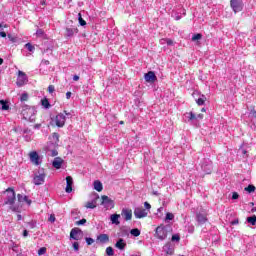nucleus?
<instances>
[{
  "instance_id": "1",
  "label": "nucleus",
  "mask_w": 256,
  "mask_h": 256,
  "mask_svg": "<svg viewBox=\"0 0 256 256\" xmlns=\"http://www.w3.org/2000/svg\"><path fill=\"white\" fill-rule=\"evenodd\" d=\"M57 147H59V134L53 133L49 143L46 146V153L50 155V157H57L59 152H57Z\"/></svg>"
},
{
  "instance_id": "2",
  "label": "nucleus",
  "mask_w": 256,
  "mask_h": 256,
  "mask_svg": "<svg viewBox=\"0 0 256 256\" xmlns=\"http://www.w3.org/2000/svg\"><path fill=\"white\" fill-rule=\"evenodd\" d=\"M4 194L6 195L5 198V205H10V209L11 211H14V213H19V206H15V201H16V197H15V190H13V188H8Z\"/></svg>"
},
{
  "instance_id": "3",
  "label": "nucleus",
  "mask_w": 256,
  "mask_h": 256,
  "mask_svg": "<svg viewBox=\"0 0 256 256\" xmlns=\"http://www.w3.org/2000/svg\"><path fill=\"white\" fill-rule=\"evenodd\" d=\"M22 116L23 119H25L26 121H30L31 123H33V121H35V115L37 113V110H35V108L30 107V106H25L22 109Z\"/></svg>"
},
{
  "instance_id": "4",
  "label": "nucleus",
  "mask_w": 256,
  "mask_h": 256,
  "mask_svg": "<svg viewBox=\"0 0 256 256\" xmlns=\"http://www.w3.org/2000/svg\"><path fill=\"white\" fill-rule=\"evenodd\" d=\"M29 159H30V162L33 165H36V166H39L43 163V157H41L39 155V153H37V151L30 152L29 153Z\"/></svg>"
},
{
  "instance_id": "5",
  "label": "nucleus",
  "mask_w": 256,
  "mask_h": 256,
  "mask_svg": "<svg viewBox=\"0 0 256 256\" xmlns=\"http://www.w3.org/2000/svg\"><path fill=\"white\" fill-rule=\"evenodd\" d=\"M45 170L41 169L38 171V173L35 174L34 178H33V183L34 185H43V183H45Z\"/></svg>"
},
{
  "instance_id": "6",
  "label": "nucleus",
  "mask_w": 256,
  "mask_h": 256,
  "mask_svg": "<svg viewBox=\"0 0 256 256\" xmlns=\"http://www.w3.org/2000/svg\"><path fill=\"white\" fill-rule=\"evenodd\" d=\"M230 6L234 13H241L243 11V0H230Z\"/></svg>"
},
{
  "instance_id": "7",
  "label": "nucleus",
  "mask_w": 256,
  "mask_h": 256,
  "mask_svg": "<svg viewBox=\"0 0 256 256\" xmlns=\"http://www.w3.org/2000/svg\"><path fill=\"white\" fill-rule=\"evenodd\" d=\"M201 169L206 173V175H210L211 171H213V163L209 159H204Z\"/></svg>"
},
{
  "instance_id": "8",
  "label": "nucleus",
  "mask_w": 256,
  "mask_h": 256,
  "mask_svg": "<svg viewBox=\"0 0 256 256\" xmlns=\"http://www.w3.org/2000/svg\"><path fill=\"white\" fill-rule=\"evenodd\" d=\"M27 81H29V79L27 78V74H25V72L19 70L16 85L18 87H23V85L27 84Z\"/></svg>"
},
{
  "instance_id": "9",
  "label": "nucleus",
  "mask_w": 256,
  "mask_h": 256,
  "mask_svg": "<svg viewBox=\"0 0 256 256\" xmlns=\"http://www.w3.org/2000/svg\"><path fill=\"white\" fill-rule=\"evenodd\" d=\"M147 215H149V212L143 207H136L134 209V217L136 219H144V217H147Z\"/></svg>"
},
{
  "instance_id": "10",
  "label": "nucleus",
  "mask_w": 256,
  "mask_h": 256,
  "mask_svg": "<svg viewBox=\"0 0 256 256\" xmlns=\"http://www.w3.org/2000/svg\"><path fill=\"white\" fill-rule=\"evenodd\" d=\"M70 239H74V241H81V239H83V231L79 228H73L70 232Z\"/></svg>"
},
{
  "instance_id": "11",
  "label": "nucleus",
  "mask_w": 256,
  "mask_h": 256,
  "mask_svg": "<svg viewBox=\"0 0 256 256\" xmlns=\"http://www.w3.org/2000/svg\"><path fill=\"white\" fill-rule=\"evenodd\" d=\"M155 236L157 239H160V241H163L164 239H167V230L163 226H158L156 228Z\"/></svg>"
},
{
  "instance_id": "12",
  "label": "nucleus",
  "mask_w": 256,
  "mask_h": 256,
  "mask_svg": "<svg viewBox=\"0 0 256 256\" xmlns=\"http://www.w3.org/2000/svg\"><path fill=\"white\" fill-rule=\"evenodd\" d=\"M102 205H104L105 209H113L115 207V202L109 198V196H102Z\"/></svg>"
},
{
  "instance_id": "13",
  "label": "nucleus",
  "mask_w": 256,
  "mask_h": 256,
  "mask_svg": "<svg viewBox=\"0 0 256 256\" xmlns=\"http://www.w3.org/2000/svg\"><path fill=\"white\" fill-rule=\"evenodd\" d=\"M66 117L65 114L60 113L58 115H56L55 117V124L57 127H64L65 126V121H66Z\"/></svg>"
},
{
  "instance_id": "14",
  "label": "nucleus",
  "mask_w": 256,
  "mask_h": 256,
  "mask_svg": "<svg viewBox=\"0 0 256 256\" xmlns=\"http://www.w3.org/2000/svg\"><path fill=\"white\" fill-rule=\"evenodd\" d=\"M99 199V194H94L93 199L85 204L86 209H95L97 207V200Z\"/></svg>"
},
{
  "instance_id": "15",
  "label": "nucleus",
  "mask_w": 256,
  "mask_h": 256,
  "mask_svg": "<svg viewBox=\"0 0 256 256\" xmlns=\"http://www.w3.org/2000/svg\"><path fill=\"white\" fill-rule=\"evenodd\" d=\"M144 79L147 83H155V81H157V76L155 75V72L149 71L144 75Z\"/></svg>"
},
{
  "instance_id": "16",
  "label": "nucleus",
  "mask_w": 256,
  "mask_h": 256,
  "mask_svg": "<svg viewBox=\"0 0 256 256\" xmlns=\"http://www.w3.org/2000/svg\"><path fill=\"white\" fill-rule=\"evenodd\" d=\"M121 215L126 221H131L133 219V210L124 208L122 209Z\"/></svg>"
},
{
  "instance_id": "17",
  "label": "nucleus",
  "mask_w": 256,
  "mask_h": 256,
  "mask_svg": "<svg viewBox=\"0 0 256 256\" xmlns=\"http://www.w3.org/2000/svg\"><path fill=\"white\" fill-rule=\"evenodd\" d=\"M66 193H72L73 192V177L67 176L66 177Z\"/></svg>"
},
{
  "instance_id": "18",
  "label": "nucleus",
  "mask_w": 256,
  "mask_h": 256,
  "mask_svg": "<svg viewBox=\"0 0 256 256\" xmlns=\"http://www.w3.org/2000/svg\"><path fill=\"white\" fill-rule=\"evenodd\" d=\"M96 241H97V243H101L102 245H105V243H109V235L108 234H100L97 236Z\"/></svg>"
},
{
  "instance_id": "19",
  "label": "nucleus",
  "mask_w": 256,
  "mask_h": 256,
  "mask_svg": "<svg viewBox=\"0 0 256 256\" xmlns=\"http://www.w3.org/2000/svg\"><path fill=\"white\" fill-rule=\"evenodd\" d=\"M63 163L64 161L62 160L61 157H56L52 162V167H54V169H61Z\"/></svg>"
},
{
  "instance_id": "20",
  "label": "nucleus",
  "mask_w": 256,
  "mask_h": 256,
  "mask_svg": "<svg viewBox=\"0 0 256 256\" xmlns=\"http://www.w3.org/2000/svg\"><path fill=\"white\" fill-rule=\"evenodd\" d=\"M196 219H197L199 225H203V224L207 223V215L206 214L198 213L196 215Z\"/></svg>"
},
{
  "instance_id": "21",
  "label": "nucleus",
  "mask_w": 256,
  "mask_h": 256,
  "mask_svg": "<svg viewBox=\"0 0 256 256\" xmlns=\"http://www.w3.org/2000/svg\"><path fill=\"white\" fill-rule=\"evenodd\" d=\"M120 218H121V215L112 214L110 216V221H111L112 225H121V222L119 221Z\"/></svg>"
},
{
  "instance_id": "22",
  "label": "nucleus",
  "mask_w": 256,
  "mask_h": 256,
  "mask_svg": "<svg viewBox=\"0 0 256 256\" xmlns=\"http://www.w3.org/2000/svg\"><path fill=\"white\" fill-rule=\"evenodd\" d=\"M125 247H127V243H125V240H123V238H120L115 244V248L120 249V251H123Z\"/></svg>"
},
{
  "instance_id": "23",
  "label": "nucleus",
  "mask_w": 256,
  "mask_h": 256,
  "mask_svg": "<svg viewBox=\"0 0 256 256\" xmlns=\"http://www.w3.org/2000/svg\"><path fill=\"white\" fill-rule=\"evenodd\" d=\"M19 203H27V205H31V200L27 196H23L21 194L17 195Z\"/></svg>"
},
{
  "instance_id": "24",
  "label": "nucleus",
  "mask_w": 256,
  "mask_h": 256,
  "mask_svg": "<svg viewBox=\"0 0 256 256\" xmlns=\"http://www.w3.org/2000/svg\"><path fill=\"white\" fill-rule=\"evenodd\" d=\"M94 189L95 191H98V193H101V191H103V184L101 183V181H94Z\"/></svg>"
},
{
  "instance_id": "25",
  "label": "nucleus",
  "mask_w": 256,
  "mask_h": 256,
  "mask_svg": "<svg viewBox=\"0 0 256 256\" xmlns=\"http://www.w3.org/2000/svg\"><path fill=\"white\" fill-rule=\"evenodd\" d=\"M78 30L77 28H67L66 29V34L68 37H73V35H75V33H77Z\"/></svg>"
},
{
  "instance_id": "26",
  "label": "nucleus",
  "mask_w": 256,
  "mask_h": 256,
  "mask_svg": "<svg viewBox=\"0 0 256 256\" xmlns=\"http://www.w3.org/2000/svg\"><path fill=\"white\" fill-rule=\"evenodd\" d=\"M164 251H166L167 255H173L174 250L173 247H171V244H166L164 246Z\"/></svg>"
},
{
  "instance_id": "27",
  "label": "nucleus",
  "mask_w": 256,
  "mask_h": 256,
  "mask_svg": "<svg viewBox=\"0 0 256 256\" xmlns=\"http://www.w3.org/2000/svg\"><path fill=\"white\" fill-rule=\"evenodd\" d=\"M207 101V97L205 95H202L200 98L196 100L197 105H205V102Z\"/></svg>"
},
{
  "instance_id": "28",
  "label": "nucleus",
  "mask_w": 256,
  "mask_h": 256,
  "mask_svg": "<svg viewBox=\"0 0 256 256\" xmlns=\"http://www.w3.org/2000/svg\"><path fill=\"white\" fill-rule=\"evenodd\" d=\"M255 190L256 188H255V185L253 184H250L248 185V187L244 188V191H246L247 193H255Z\"/></svg>"
},
{
  "instance_id": "29",
  "label": "nucleus",
  "mask_w": 256,
  "mask_h": 256,
  "mask_svg": "<svg viewBox=\"0 0 256 256\" xmlns=\"http://www.w3.org/2000/svg\"><path fill=\"white\" fill-rule=\"evenodd\" d=\"M41 105L44 107V109H49V107H51V104L47 98L41 100Z\"/></svg>"
},
{
  "instance_id": "30",
  "label": "nucleus",
  "mask_w": 256,
  "mask_h": 256,
  "mask_svg": "<svg viewBox=\"0 0 256 256\" xmlns=\"http://www.w3.org/2000/svg\"><path fill=\"white\" fill-rule=\"evenodd\" d=\"M186 117L188 118V121H195V120H197V116L193 112L186 113Z\"/></svg>"
},
{
  "instance_id": "31",
  "label": "nucleus",
  "mask_w": 256,
  "mask_h": 256,
  "mask_svg": "<svg viewBox=\"0 0 256 256\" xmlns=\"http://www.w3.org/2000/svg\"><path fill=\"white\" fill-rule=\"evenodd\" d=\"M130 234L133 237H139V235H141V230H139L138 228H134L130 231Z\"/></svg>"
},
{
  "instance_id": "32",
  "label": "nucleus",
  "mask_w": 256,
  "mask_h": 256,
  "mask_svg": "<svg viewBox=\"0 0 256 256\" xmlns=\"http://www.w3.org/2000/svg\"><path fill=\"white\" fill-rule=\"evenodd\" d=\"M0 104H1V109L2 111H8L9 110V104H7V102H5V100H0Z\"/></svg>"
},
{
  "instance_id": "33",
  "label": "nucleus",
  "mask_w": 256,
  "mask_h": 256,
  "mask_svg": "<svg viewBox=\"0 0 256 256\" xmlns=\"http://www.w3.org/2000/svg\"><path fill=\"white\" fill-rule=\"evenodd\" d=\"M78 21L81 27H85V25H87V22L83 19V17L81 16V13L78 14Z\"/></svg>"
},
{
  "instance_id": "34",
  "label": "nucleus",
  "mask_w": 256,
  "mask_h": 256,
  "mask_svg": "<svg viewBox=\"0 0 256 256\" xmlns=\"http://www.w3.org/2000/svg\"><path fill=\"white\" fill-rule=\"evenodd\" d=\"M247 223H250V225H256V216H251L247 218Z\"/></svg>"
},
{
  "instance_id": "35",
  "label": "nucleus",
  "mask_w": 256,
  "mask_h": 256,
  "mask_svg": "<svg viewBox=\"0 0 256 256\" xmlns=\"http://www.w3.org/2000/svg\"><path fill=\"white\" fill-rule=\"evenodd\" d=\"M106 254H107L108 256H113V255H115V251L113 250V247H111V246L107 247V248H106Z\"/></svg>"
},
{
  "instance_id": "36",
  "label": "nucleus",
  "mask_w": 256,
  "mask_h": 256,
  "mask_svg": "<svg viewBox=\"0 0 256 256\" xmlns=\"http://www.w3.org/2000/svg\"><path fill=\"white\" fill-rule=\"evenodd\" d=\"M200 39H203V35L202 34H194L192 37V41H200Z\"/></svg>"
},
{
  "instance_id": "37",
  "label": "nucleus",
  "mask_w": 256,
  "mask_h": 256,
  "mask_svg": "<svg viewBox=\"0 0 256 256\" xmlns=\"http://www.w3.org/2000/svg\"><path fill=\"white\" fill-rule=\"evenodd\" d=\"M25 48L30 51V53H33L35 51V46L31 45V43L25 44Z\"/></svg>"
},
{
  "instance_id": "38",
  "label": "nucleus",
  "mask_w": 256,
  "mask_h": 256,
  "mask_svg": "<svg viewBox=\"0 0 256 256\" xmlns=\"http://www.w3.org/2000/svg\"><path fill=\"white\" fill-rule=\"evenodd\" d=\"M173 219H175V215H173L171 212H168L166 214V221H173Z\"/></svg>"
},
{
  "instance_id": "39",
  "label": "nucleus",
  "mask_w": 256,
  "mask_h": 256,
  "mask_svg": "<svg viewBox=\"0 0 256 256\" xmlns=\"http://www.w3.org/2000/svg\"><path fill=\"white\" fill-rule=\"evenodd\" d=\"M36 37H45V32L42 29L36 31Z\"/></svg>"
},
{
  "instance_id": "40",
  "label": "nucleus",
  "mask_w": 256,
  "mask_h": 256,
  "mask_svg": "<svg viewBox=\"0 0 256 256\" xmlns=\"http://www.w3.org/2000/svg\"><path fill=\"white\" fill-rule=\"evenodd\" d=\"M45 253H47L46 247H42L38 250V255H45Z\"/></svg>"
},
{
  "instance_id": "41",
  "label": "nucleus",
  "mask_w": 256,
  "mask_h": 256,
  "mask_svg": "<svg viewBox=\"0 0 256 256\" xmlns=\"http://www.w3.org/2000/svg\"><path fill=\"white\" fill-rule=\"evenodd\" d=\"M8 39H10L12 43H17V37L12 36L11 34H8Z\"/></svg>"
},
{
  "instance_id": "42",
  "label": "nucleus",
  "mask_w": 256,
  "mask_h": 256,
  "mask_svg": "<svg viewBox=\"0 0 256 256\" xmlns=\"http://www.w3.org/2000/svg\"><path fill=\"white\" fill-rule=\"evenodd\" d=\"M144 207H145V211H147L148 213L149 211H151V204H149V202H145Z\"/></svg>"
},
{
  "instance_id": "43",
  "label": "nucleus",
  "mask_w": 256,
  "mask_h": 256,
  "mask_svg": "<svg viewBox=\"0 0 256 256\" xmlns=\"http://www.w3.org/2000/svg\"><path fill=\"white\" fill-rule=\"evenodd\" d=\"M172 241H177V242L181 241V237L179 236V234L173 235L172 236Z\"/></svg>"
},
{
  "instance_id": "44",
  "label": "nucleus",
  "mask_w": 256,
  "mask_h": 256,
  "mask_svg": "<svg viewBox=\"0 0 256 256\" xmlns=\"http://www.w3.org/2000/svg\"><path fill=\"white\" fill-rule=\"evenodd\" d=\"M87 245H93L95 243V240L93 238H86Z\"/></svg>"
},
{
  "instance_id": "45",
  "label": "nucleus",
  "mask_w": 256,
  "mask_h": 256,
  "mask_svg": "<svg viewBox=\"0 0 256 256\" xmlns=\"http://www.w3.org/2000/svg\"><path fill=\"white\" fill-rule=\"evenodd\" d=\"M85 223H87V219L83 218L80 221H77L76 225H85Z\"/></svg>"
},
{
  "instance_id": "46",
  "label": "nucleus",
  "mask_w": 256,
  "mask_h": 256,
  "mask_svg": "<svg viewBox=\"0 0 256 256\" xmlns=\"http://www.w3.org/2000/svg\"><path fill=\"white\" fill-rule=\"evenodd\" d=\"M240 152H241V154L243 155L244 158L248 157L247 150L243 149V147L240 148Z\"/></svg>"
},
{
  "instance_id": "47",
  "label": "nucleus",
  "mask_w": 256,
  "mask_h": 256,
  "mask_svg": "<svg viewBox=\"0 0 256 256\" xmlns=\"http://www.w3.org/2000/svg\"><path fill=\"white\" fill-rule=\"evenodd\" d=\"M74 251H79V242H74L72 245Z\"/></svg>"
},
{
  "instance_id": "48",
  "label": "nucleus",
  "mask_w": 256,
  "mask_h": 256,
  "mask_svg": "<svg viewBox=\"0 0 256 256\" xmlns=\"http://www.w3.org/2000/svg\"><path fill=\"white\" fill-rule=\"evenodd\" d=\"M27 99H29V95H27L26 93L21 95V98H20L21 101H27Z\"/></svg>"
},
{
  "instance_id": "49",
  "label": "nucleus",
  "mask_w": 256,
  "mask_h": 256,
  "mask_svg": "<svg viewBox=\"0 0 256 256\" xmlns=\"http://www.w3.org/2000/svg\"><path fill=\"white\" fill-rule=\"evenodd\" d=\"M55 92V86L49 85L48 86V93H54Z\"/></svg>"
},
{
  "instance_id": "50",
  "label": "nucleus",
  "mask_w": 256,
  "mask_h": 256,
  "mask_svg": "<svg viewBox=\"0 0 256 256\" xmlns=\"http://www.w3.org/2000/svg\"><path fill=\"white\" fill-rule=\"evenodd\" d=\"M232 199H239V193H237V192H233V194H232Z\"/></svg>"
},
{
  "instance_id": "51",
  "label": "nucleus",
  "mask_w": 256,
  "mask_h": 256,
  "mask_svg": "<svg viewBox=\"0 0 256 256\" xmlns=\"http://www.w3.org/2000/svg\"><path fill=\"white\" fill-rule=\"evenodd\" d=\"M49 221L51 223H55V215L51 214L50 217H49Z\"/></svg>"
},
{
  "instance_id": "52",
  "label": "nucleus",
  "mask_w": 256,
  "mask_h": 256,
  "mask_svg": "<svg viewBox=\"0 0 256 256\" xmlns=\"http://www.w3.org/2000/svg\"><path fill=\"white\" fill-rule=\"evenodd\" d=\"M165 44H167V38L160 39V45H165Z\"/></svg>"
},
{
  "instance_id": "53",
  "label": "nucleus",
  "mask_w": 256,
  "mask_h": 256,
  "mask_svg": "<svg viewBox=\"0 0 256 256\" xmlns=\"http://www.w3.org/2000/svg\"><path fill=\"white\" fill-rule=\"evenodd\" d=\"M166 45H168V46L173 45V40L167 38V40H166Z\"/></svg>"
},
{
  "instance_id": "54",
  "label": "nucleus",
  "mask_w": 256,
  "mask_h": 256,
  "mask_svg": "<svg viewBox=\"0 0 256 256\" xmlns=\"http://www.w3.org/2000/svg\"><path fill=\"white\" fill-rule=\"evenodd\" d=\"M0 37H4V38L7 37V33H5V31H1L0 32Z\"/></svg>"
},
{
  "instance_id": "55",
  "label": "nucleus",
  "mask_w": 256,
  "mask_h": 256,
  "mask_svg": "<svg viewBox=\"0 0 256 256\" xmlns=\"http://www.w3.org/2000/svg\"><path fill=\"white\" fill-rule=\"evenodd\" d=\"M71 95H72L71 92H67V93H66V99H71Z\"/></svg>"
},
{
  "instance_id": "56",
  "label": "nucleus",
  "mask_w": 256,
  "mask_h": 256,
  "mask_svg": "<svg viewBox=\"0 0 256 256\" xmlns=\"http://www.w3.org/2000/svg\"><path fill=\"white\" fill-rule=\"evenodd\" d=\"M29 235V232L27 230H24L23 237H27Z\"/></svg>"
},
{
  "instance_id": "57",
  "label": "nucleus",
  "mask_w": 256,
  "mask_h": 256,
  "mask_svg": "<svg viewBox=\"0 0 256 256\" xmlns=\"http://www.w3.org/2000/svg\"><path fill=\"white\" fill-rule=\"evenodd\" d=\"M73 81H79V76L74 75V76H73Z\"/></svg>"
},
{
  "instance_id": "58",
  "label": "nucleus",
  "mask_w": 256,
  "mask_h": 256,
  "mask_svg": "<svg viewBox=\"0 0 256 256\" xmlns=\"http://www.w3.org/2000/svg\"><path fill=\"white\" fill-rule=\"evenodd\" d=\"M3 27L5 28V29H7V24H0V29H3Z\"/></svg>"
},
{
  "instance_id": "59",
  "label": "nucleus",
  "mask_w": 256,
  "mask_h": 256,
  "mask_svg": "<svg viewBox=\"0 0 256 256\" xmlns=\"http://www.w3.org/2000/svg\"><path fill=\"white\" fill-rule=\"evenodd\" d=\"M232 225H239V220L232 221Z\"/></svg>"
},
{
  "instance_id": "60",
  "label": "nucleus",
  "mask_w": 256,
  "mask_h": 256,
  "mask_svg": "<svg viewBox=\"0 0 256 256\" xmlns=\"http://www.w3.org/2000/svg\"><path fill=\"white\" fill-rule=\"evenodd\" d=\"M196 119H203V114H198V115L196 116Z\"/></svg>"
},
{
  "instance_id": "61",
  "label": "nucleus",
  "mask_w": 256,
  "mask_h": 256,
  "mask_svg": "<svg viewBox=\"0 0 256 256\" xmlns=\"http://www.w3.org/2000/svg\"><path fill=\"white\" fill-rule=\"evenodd\" d=\"M41 127V124H36L35 126H34V129H39Z\"/></svg>"
},
{
  "instance_id": "62",
  "label": "nucleus",
  "mask_w": 256,
  "mask_h": 256,
  "mask_svg": "<svg viewBox=\"0 0 256 256\" xmlns=\"http://www.w3.org/2000/svg\"><path fill=\"white\" fill-rule=\"evenodd\" d=\"M17 218H18V221H21V219H22L21 214H18Z\"/></svg>"
},
{
  "instance_id": "63",
  "label": "nucleus",
  "mask_w": 256,
  "mask_h": 256,
  "mask_svg": "<svg viewBox=\"0 0 256 256\" xmlns=\"http://www.w3.org/2000/svg\"><path fill=\"white\" fill-rule=\"evenodd\" d=\"M181 19V16H176L175 20L179 21Z\"/></svg>"
},
{
  "instance_id": "64",
  "label": "nucleus",
  "mask_w": 256,
  "mask_h": 256,
  "mask_svg": "<svg viewBox=\"0 0 256 256\" xmlns=\"http://www.w3.org/2000/svg\"><path fill=\"white\" fill-rule=\"evenodd\" d=\"M162 210H163V207L158 208L159 213H161Z\"/></svg>"
}]
</instances>
